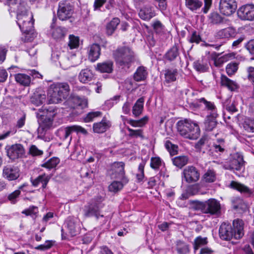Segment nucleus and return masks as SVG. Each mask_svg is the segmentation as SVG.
Masks as SVG:
<instances>
[{
	"mask_svg": "<svg viewBox=\"0 0 254 254\" xmlns=\"http://www.w3.org/2000/svg\"><path fill=\"white\" fill-rule=\"evenodd\" d=\"M16 23L21 31L26 34L25 40L31 41L36 34L33 32L34 19L32 13L28 11L24 2L17 6Z\"/></svg>",
	"mask_w": 254,
	"mask_h": 254,
	"instance_id": "obj_1",
	"label": "nucleus"
},
{
	"mask_svg": "<svg viewBox=\"0 0 254 254\" xmlns=\"http://www.w3.org/2000/svg\"><path fill=\"white\" fill-rule=\"evenodd\" d=\"M243 224L242 220H235L233 221V229H232L229 224L226 222L223 223L219 230L220 238L227 241L230 240L233 237L236 239L241 238L244 235Z\"/></svg>",
	"mask_w": 254,
	"mask_h": 254,
	"instance_id": "obj_2",
	"label": "nucleus"
},
{
	"mask_svg": "<svg viewBox=\"0 0 254 254\" xmlns=\"http://www.w3.org/2000/svg\"><path fill=\"white\" fill-rule=\"evenodd\" d=\"M177 127L180 135L186 138L193 140L199 136L200 128L198 124L190 120L179 121Z\"/></svg>",
	"mask_w": 254,
	"mask_h": 254,
	"instance_id": "obj_3",
	"label": "nucleus"
},
{
	"mask_svg": "<svg viewBox=\"0 0 254 254\" xmlns=\"http://www.w3.org/2000/svg\"><path fill=\"white\" fill-rule=\"evenodd\" d=\"M113 56L117 65L123 69H128L134 61V53L127 47L118 48Z\"/></svg>",
	"mask_w": 254,
	"mask_h": 254,
	"instance_id": "obj_4",
	"label": "nucleus"
},
{
	"mask_svg": "<svg viewBox=\"0 0 254 254\" xmlns=\"http://www.w3.org/2000/svg\"><path fill=\"white\" fill-rule=\"evenodd\" d=\"M194 208L201 210L203 213L216 216L220 215L221 212L220 202L214 198H210L204 202H198L196 203Z\"/></svg>",
	"mask_w": 254,
	"mask_h": 254,
	"instance_id": "obj_5",
	"label": "nucleus"
},
{
	"mask_svg": "<svg viewBox=\"0 0 254 254\" xmlns=\"http://www.w3.org/2000/svg\"><path fill=\"white\" fill-rule=\"evenodd\" d=\"M197 103H199V105L203 104L205 107L209 110L211 111V115L207 116L204 122V127L206 130L211 131L214 128L217 124L216 118L217 117V113L215 111V106L213 103L207 101L204 98H202L198 100Z\"/></svg>",
	"mask_w": 254,
	"mask_h": 254,
	"instance_id": "obj_6",
	"label": "nucleus"
},
{
	"mask_svg": "<svg viewBox=\"0 0 254 254\" xmlns=\"http://www.w3.org/2000/svg\"><path fill=\"white\" fill-rule=\"evenodd\" d=\"M103 201V198L101 196L93 199L85 210V216L86 217L94 216L97 219H98L99 217H103V215L100 214V210L104 206L102 202Z\"/></svg>",
	"mask_w": 254,
	"mask_h": 254,
	"instance_id": "obj_7",
	"label": "nucleus"
},
{
	"mask_svg": "<svg viewBox=\"0 0 254 254\" xmlns=\"http://www.w3.org/2000/svg\"><path fill=\"white\" fill-rule=\"evenodd\" d=\"M73 11V7L68 1L61 0L59 3L58 17L61 20H67L71 17Z\"/></svg>",
	"mask_w": 254,
	"mask_h": 254,
	"instance_id": "obj_8",
	"label": "nucleus"
},
{
	"mask_svg": "<svg viewBox=\"0 0 254 254\" xmlns=\"http://www.w3.org/2000/svg\"><path fill=\"white\" fill-rule=\"evenodd\" d=\"M5 150L7 157L12 161L22 158L25 153L23 146L19 143L7 146Z\"/></svg>",
	"mask_w": 254,
	"mask_h": 254,
	"instance_id": "obj_9",
	"label": "nucleus"
},
{
	"mask_svg": "<svg viewBox=\"0 0 254 254\" xmlns=\"http://www.w3.org/2000/svg\"><path fill=\"white\" fill-rule=\"evenodd\" d=\"M111 175L113 178L121 180L127 184L128 180L125 176V164L122 162H115L111 165Z\"/></svg>",
	"mask_w": 254,
	"mask_h": 254,
	"instance_id": "obj_10",
	"label": "nucleus"
},
{
	"mask_svg": "<svg viewBox=\"0 0 254 254\" xmlns=\"http://www.w3.org/2000/svg\"><path fill=\"white\" fill-rule=\"evenodd\" d=\"M73 132H81L83 134L87 133L86 130L84 128L79 126L73 125L59 129L57 134L63 140L69 138L70 141L71 137H70V135Z\"/></svg>",
	"mask_w": 254,
	"mask_h": 254,
	"instance_id": "obj_11",
	"label": "nucleus"
},
{
	"mask_svg": "<svg viewBox=\"0 0 254 254\" xmlns=\"http://www.w3.org/2000/svg\"><path fill=\"white\" fill-rule=\"evenodd\" d=\"M239 17L244 20H254V4H247L241 6L238 10Z\"/></svg>",
	"mask_w": 254,
	"mask_h": 254,
	"instance_id": "obj_12",
	"label": "nucleus"
},
{
	"mask_svg": "<svg viewBox=\"0 0 254 254\" xmlns=\"http://www.w3.org/2000/svg\"><path fill=\"white\" fill-rule=\"evenodd\" d=\"M237 7V3L235 0H220L219 2L220 11L226 16H230L234 13Z\"/></svg>",
	"mask_w": 254,
	"mask_h": 254,
	"instance_id": "obj_13",
	"label": "nucleus"
},
{
	"mask_svg": "<svg viewBox=\"0 0 254 254\" xmlns=\"http://www.w3.org/2000/svg\"><path fill=\"white\" fill-rule=\"evenodd\" d=\"M183 176L187 183H191L196 182L199 180L200 174L195 167L189 166L184 169Z\"/></svg>",
	"mask_w": 254,
	"mask_h": 254,
	"instance_id": "obj_14",
	"label": "nucleus"
},
{
	"mask_svg": "<svg viewBox=\"0 0 254 254\" xmlns=\"http://www.w3.org/2000/svg\"><path fill=\"white\" fill-rule=\"evenodd\" d=\"M20 176V170L18 167L6 165L3 168L2 176L8 181L16 180Z\"/></svg>",
	"mask_w": 254,
	"mask_h": 254,
	"instance_id": "obj_15",
	"label": "nucleus"
},
{
	"mask_svg": "<svg viewBox=\"0 0 254 254\" xmlns=\"http://www.w3.org/2000/svg\"><path fill=\"white\" fill-rule=\"evenodd\" d=\"M66 225L71 236H74L78 233L80 227L79 222L77 219L70 217L67 218Z\"/></svg>",
	"mask_w": 254,
	"mask_h": 254,
	"instance_id": "obj_16",
	"label": "nucleus"
},
{
	"mask_svg": "<svg viewBox=\"0 0 254 254\" xmlns=\"http://www.w3.org/2000/svg\"><path fill=\"white\" fill-rule=\"evenodd\" d=\"M88 59L92 62L97 61L101 55V48L99 44H93L87 48Z\"/></svg>",
	"mask_w": 254,
	"mask_h": 254,
	"instance_id": "obj_17",
	"label": "nucleus"
},
{
	"mask_svg": "<svg viewBox=\"0 0 254 254\" xmlns=\"http://www.w3.org/2000/svg\"><path fill=\"white\" fill-rule=\"evenodd\" d=\"M154 8L151 6H145L141 8L138 13L139 17L144 20L148 21L155 16Z\"/></svg>",
	"mask_w": 254,
	"mask_h": 254,
	"instance_id": "obj_18",
	"label": "nucleus"
},
{
	"mask_svg": "<svg viewBox=\"0 0 254 254\" xmlns=\"http://www.w3.org/2000/svg\"><path fill=\"white\" fill-rule=\"evenodd\" d=\"M114 63L111 60H108L97 64L95 69L101 73H112L113 71Z\"/></svg>",
	"mask_w": 254,
	"mask_h": 254,
	"instance_id": "obj_19",
	"label": "nucleus"
},
{
	"mask_svg": "<svg viewBox=\"0 0 254 254\" xmlns=\"http://www.w3.org/2000/svg\"><path fill=\"white\" fill-rule=\"evenodd\" d=\"M110 127V121L103 118L100 122L94 124L93 128L95 132L102 133L105 132Z\"/></svg>",
	"mask_w": 254,
	"mask_h": 254,
	"instance_id": "obj_20",
	"label": "nucleus"
},
{
	"mask_svg": "<svg viewBox=\"0 0 254 254\" xmlns=\"http://www.w3.org/2000/svg\"><path fill=\"white\" fill-rule=\"evenodd\" d=\"M244 165V161L243 156L237 153L234 155L233 158L231 160L229 169L240 170Z\"/></svg>",
	"mask_w": 254,
	"mask_h": 254,
	"instance_id": "obj_21",
	"label": "nucleus"
},
{
	"mask_svg": "<svg viewBox=\"0 0 254 254\" xmlns=\"http://www.w3.org/2000/svg\"><path fill=\"white\" fill-rule=\"evenodd\" d=\"M56 92L59 94L62 100L64 99L68 96L70 89L68 84L66 83H59L54 87Z\"/></svg>",
	"mask_w": 254,
	"mask_h": 254,
	"instance_id": "obj_22",
	"label": "nucleus"
},
{
	"mask_svg": "<svg viewBox=\"0 0 254 254\" xmlns=\"http://www.w3.org/2000/svg\"><path fill=\"white\" fill-rule=\"evenodd\" d=\"M236 31L232 27H228L219 30L216 34L215 36L220 39H228L235 36Z\"/></svg>",
	"mask_w": 254,
	"mask_h": 254,
	"instance_id": "obj_23",
	"label": "nucleus"
},
{
	"mask_svg": "<svg viewBox=\"0 0 254 254\" xmlns=\"http://www.w3.org/2000/svg\"><path fill=\"white\" fill-rule=\"evenodd\" d=\"M209 139L207 136H203L195 144V148L200 152L205 153L208 149Z\"/></svg>",
	"mask_w": 254,
	"mask_h": 254,
	"instance_id": "obj_24",
	"label": "nucleus"
},
{
	"mask_svg": "<svg viewBox=\"0 0 254 254\" xmlns=\"http://www.w3.org/2000/svg\"><path fill=\"white\" fill-rule=\"evenodd\" d=\"M179 56V48L178 46L175 45L166 53L164 56V59L165 60L172 62L176 60Z\"/></svg>",
	"mask_w": 254,
	"mask_h": 254,
	"instance_id": "obj_25",
	"label": "nucleus"
},
{
	"mask_svg": "<svg viewBox=\"0 0 254 254\" xmlns=\"http://www.w3.org/2000/svg\"><path fill=\"white\" fill-rule=\"evenodd\" d=\"M46 94L44 91L35 92L31 98V102L39 106L43 104L46 101Z\"/></svg>",
	"mask_w": 254,
	"mask_h": 254,
	"instance_id": "obj_26",
	"label": "nucleus"
},
{
	"mask_svg": "<svg viewBox=\"0 0 254 254\" xmlns=\"http://www.w3.org/2000/svg\"><path fill=\"white\" fill-rule=\"evenodd\" d=\"M221 84L231 91H234L238 88V85L235 81L230 79L224 75H221Z\"/></svg>",
	"mask_w": 254,
	"mask_h": 254,
	"instance_id": "obj_27",
	"label": "nucleus"
},
{
	"mask_svg": "<svg viewBox=\"0 0 254 254\" xmlns=\"http://www.w3.org/2000/svg\"><path fill=\"white\" fill-rule=\"evenodd\" d=\"M54 22L51 25V34L55 39H62L65 36L66 30L64 28L61 27H54Z\"/></svg>",
	"mask_w": 254,
	"mask_h": 254,
	"instance_id": "obj_28",
	"label": "nucleus"
},
{
	"mask_svg": "<svg viewBox=\"0 0 254 254\" xmlns=\"http://www.w3.org/2000/svg\"><path fill=\"white\" fill-rule=\"evenodd\" d=\"M54 116L51 112L47 113V115H41L39 119L40 124L42 125L45 127H49L53 123Z\"/></svg>",
	"mask_w": 254,
	"mask_h": 254,
	"instance_id": "obj_29",
	"label": "nucleus"
},
{
	"mask_svg": "<svg viewBox=\"0 0 254 254\" xmlns=\"http://www.w3.org/2000/svg\"><path fill=\"white\" fill-rule=\"evenodd\" d=\"M48 98L49 104H57L63 100L59 94L56 92L54 87L51 88L48 90Z\"/></svg>",
	"mask_w": 254,
	"mask_h": 254,
	"instance_id": "obj_30",
	"label": "nucleus"
},
{
	"mask_svg": "<svg viewBox=\"0 0 254 254\" xmlns=\"http://www.w3.org/2000/svg\"><path fill=\"white\" fill-rule=\"evenodd\" d=\"M144 101L143 97L139 98L132 107V112L135 117H137L141 114L143 109Z\"/></svg>",
	"mask_w": 254,
	"mask_h": 254,
	"instance_id": "obj_31",
	"label": "nucleus"
},
{
	"mask_svg": "<svg viewBox=\"0 0 254 254\" xmlns=\"http://www.w3.org/2000/svg\"><path fill=\"white\" fill-rule=\"evenodd\" d=\"M147 75L146 68L143 66H140L137 68L134 73L133 78L135 81H140L144 80L146 78Z\"/></svg>",
	"mask_w": 254,
	"mask_h": 254,
	"instance_id": "obj_32",
	"label": "nucleus"
},
{
	"mask_svg": "<svg viewBox=\"0 0 254 254\" xmlns=\"http://www.w3.org/2000/svg\"><path fill=\"white\" fill-rule=\"evenodd\" d=\"M16 81L20 85L27 86L31 82V77L30 76L23 73H18L14 75Z\"/></svg>",
	"mask_w": 254,
	"mask_h": 254,
	"instance_id": "obj_33",
	"label": "nucleus"
},
{
	"mask_svg": "<svg viewBox=\"0 0 254 254\" xmlns=\"http://www.w3.org/2000/svg\"><path fill=\"white\" fill-rule=\"evenodd\" d=\"M229 186L231 188L236 190L241 193H252L251 190L248 187L235 181H232Z\"/></svg>",
	"mask_w": 254,
	"mask_h": 254,
	"instance_id": "obj_34",
	"label": "nucleus"
},
{
	"mask_svg": "<svg viewBox=\"0 0 254 254\" xmlns=\"http://www.w3.org/2000/svg\"><path fill=\"white\" fill-rule=\"evenodd\" d=\"M93 74L90 70L84 69L81 70L78 76V79L81 82L87 83L92 80Z\"/></svg>",
	"mask_w": 254,
	"mask_h": 254,
	"instance_id": "obj_35",
	"label": "nucleus"
},
{
	"mask_svg": "<svg viewBox=\"0 0 254 254\" xmlns=\"http://www.w3.org/2000/svg\"><path fill=\"white\" fill-rule=\"evenodd\" d=\"M50 178V176L44 174L39 176L37 178L33 180L32 184L34 186L36 187L41 183L42 184L43 188H45Z\"/></svg>",
	"mask_w": 254,
	"mask_h": 254,
	"instance_id": "obj_36",
	"label": "nucleus"
},
{
	"mask_svg": "<svg viewBox=\"0 0 254 254\" xmlns=\"http://www.w3.org/2000/svg\"><path fill=\"white\" fill-rule=\"evenodd\" d=\"M225 140L223 138H218L214 141L212 145V149L214 151L219 154L222 153L225 148Z\"/></svg>",
	"mask_w": 254,
	"mask_h": 254,
	"instance_id": "obj_37",
	"label": "nucleus"
},
{
	"mask_svg": "<svg viewBox=\"0 0 254 254\" xmlns=\"http://www.w3.org/2000/svg\"><path fill=\"white\" fill-rule=\"evenodd\" d=\"M186 7L192 11L199 9L202 5V2L200 0H185Z\"/></svg>",
	"mask_w": 254,
	"mask_h": 254,
	"instance_id": "obj_38",
	"label": "nucleus"
},
{
	"mask_svg": "<svg viewBox=\"0 0 254 254\" xmlns=\"http://www.w3.org/2000/svg\"><path fill=\"white\" fill-rule=\"evenodd\" d=\"M120 22V20L118 18H114L106 26L107 34L109 36L112 35Z\"/></svg>",
	"mask_w": 254,
	"mask_h": 254,
	"instance_id": "obj_39",
	"label": "nucleus"
},
{
	"mask_svg": "<svg viewBox=\"0 0 254 254\" xmlns=\"http://www.w3.org/2000/svg\"><path fill=\"white\" fill-rule=\"evenodd\" d=\"M173 164L178 168H181L188 162V158L186 156H179L172 159Z\"/></svg>",
	"mask_w": 254,
	"mask_h": 254,
	"instance_id": "obj_40",
	"label": "nucleus"
},
{
	"mask_svg": "<svg viewBox=\"0 0 254 254\" xmlns=\"http://www.w3.org/2000/svg\"><path fill=\"white\" fill-rule=\"evenodd\" d=\"M203 180L206 183H213L216 180V174L214 170L208 169L202 177Z\"/></svg>",
	"mask_w": 254,
	"mask_h": 254,
	"instance_id": "obj_41",
	"label": "nucleus"
},
{
	"mask_svg": "<svg viewBox=\"0 0 254 254\" xmlns=\"http://www.w3.org/2000/svg\"><path fill=\"white\" fill-rule=\"evenodd\" d=\"M178 70L176 68L167 69L165 70V80L168 82H171L176 80Z\"/></svg>",
	"mask_w": 254,
	"mask_h": 254,
	"instance_id": "obj_42",
	"label": "nucleus"
},
{
	"mask_svg": "<svg viewBox=\"0 0 254 254\" xmlns=\"http://www.w3.org/2000/svg\"><path fill=\"white\" fill-rule=\"evenodd\" d=\"M71 100L75 107H80L81 108H84L87 106L88 102L86 99L81 98L78 96L74 95L72 96Z\"/></svg>",
	"mask_w": 254,
	"mask_h": 254,
	"instance_id": "obj_43",
	"label": "nucleus"
},
{
	"mask_svg": "<svg viewBox=\"0 0 254 254\" xmlns=\"http://www.w3.org/2000/svg\"><path fill=\"white\" fill-rule=\"evenodd\" d=\"M123 181H113L108 187L109 190L111 192H117L120 191L124 186Z\"/></svg>",
	"mask_w": 254,
	"mask_h": 254,
	"instance_id": "obj_44",
	"label": "nucleus"
},
{
	"mask_svg": "<svg viewBox=\"0 0 254 254\" xmlns=\"http://www.w3.org/2000/svg\"><path fill=\"white\" fill-rule=\"evenodd\" d=\"M60 163V159L57 157H53L43 164L41 166L49 170L55 168Z\"/></svg>",
	"mask_w": 254,
	"mask_h": 254,
	"instance_id": "obj_45",
	"label": "nucleus"
},
{
	"mask_svg": "<svg viewBox=\"0 0 254 254\" xmlns=\"http://www.w3.org/2000/svg\"><path fill=\"white\" fill-rule=\"evenodd\" d=\"M207 243V238L206 237L202 238L201 236L196 237L194 241L193 248L194 251L198 250L200 247L206 245Z\"/></svg>",
	"mask_w": 254,
	"mask_h": 254,
	"instance_id": "obj_46",
	"label": "nucleus"
},
{
	"mask_svg": "<svg viewBox=\"0 0 254 254\" xmlns=\"http://www.w3.org/2000/svg\"><path fill=\"white\" fill-rule=\"evenodd\" d=\"M209 21L211 23L216 24L222 22V17L217 12L211 13L208 17Z\"/></svg>",
	"mask_w": 254,
	"mask_h": 254,
	"instance_id": "obj_47",
	"label": "nucleus"
},
{
	"mask_svg": "<svg viewBox=\"0 0 254 254\" xmlns=\"http://www.w3.org/2000/svg\"><path fill=\"white\" fill-rule=\"evenodd\" d=\"M165 146L171 155H174L178 152V146L173 144L169 140L166 141Z\"/></svg>",
	"mask_w": 254,
	"mask_h": 254,
	"instance_id": "obj_48",
	"label": "nucleus"
},
{
	"mask_svg": "<svg viewBox=\"0 0 254 254\" xmlns=\"http://www.w3.org/2000/svg\"><path fill=\"white\" fill-rule=\"evenodd\" d=\"M148 118L144 117L139 120H129L128 123L133 127H142L147 122Z\"/></svg>",
	"mask_w": 254,
	"mask_h": 254,
	"instance_id": "obj_49",
	"label": "nucleus"
},
{
	"mask_svg": "<svg viewBox=\"0 0 254 254\" xmlns=\"http://www.w3.org/2000/svg\"><path fill=\"white\" fill-rule=\"evenodd\" d=\"M238 64L236 63H231L226 67V72L228 75L234 74L238 70Z\"/></svg>",
	"mask_w": 254,
	"mask_h": 254,
	"instance_id": "obj_50",
	"label": "nucleus"
},
{
	"mask_svg": "<svg viewBox=\"0 0 254 254\" xmlns=\"http://www.w3.org/2000/svg\"><path fill=\"white\" fill-rule=\"evenodd\" d=\"M145 162H142L141 163L138 167V173L136 174V177L137 180V182L140 183L142 182L144 178V168L145 166Z\"/></svg>",
	"mask_w": 254,
	"mask_h": 254,
	"instance_id": "obj_51",
	"label": "nucleus"
},
{
	"mask_svg": "<svg viewBox=\"0 0 254 254\" xmlns=\"http://www.w3.org/2000/svg\"><path fill=\"white\" fill-rule=\"evenodd\" d=\"M60 66L64 69H67L73 65L68 58L65 56H62L61 60L59 61Z\"/></svg>",
	"mask_w": 254,
	"mask_h": 254,
	"instance_id": "obj_52",
	"label": "nucleus"
},
{
	"mask_svg": "<svg viewBox=\"0 0 254 254\" xmlns=\"http://www.w3.org/2000/svg\"><path fill=\"white\" fill-rule=\"evenodd\" d=\"M127 129L129 132L128 135L131 137H140L141 138H144V136L143 135V131L142 129H132L129 127H127Z\"/></svg>",
	"mask_w": 254,
	"mask_h": 254,
	"instance_id": "obj_53",
	"label": "nucleus"
},
{
	"mask_svg": "<svg viewBox=\"0 0 254 254\" xmlns=\"http://www.w3.org/2000/svg\"><path fill=\"white\" fill-rule=\"evenodd\" d=\"M193 65L195 69L200 72H205L208 68V67L206 64H203L199 61L194 62Z\"/></svg>",
	"mask_w": 254,
	"mask_h": 254,
	"instance_id": "obj_54",
	"label": "nucleus"
},
{
	"mask_svg": "<svg viewBox=\"0 0 254 254\" xmlns=\"http://www.w3.org/2000/svg\"><path fill=\"white\" fill-rule=\"evenodd\" d=\"M102 113L99 111L91 112L86 115L84 121L86 123L92 122L94 118L100 117Z\"/></svg>",
	"mask_w": 254,
	"mask_h": 254,
	"instance_id": "obj_55",
	"label": "nucleus"
},
{
	"mask_svg": "<svg viewBox=\"0 0 254 254\" xmlns=\"http://www.w3.org/2000/svg\"><path fill=\"white\" fill-rule=\"evenodd\" d=\"M244 127L248 132H254V120L246 119L244 124Z\"/></svg>",
	"mask_w": 254,
	"mask_h": 254,
	"instance_id": "obj_56",
	"label": "nucleus"
},
{
	"mask_svg": "<svg viewBox=\"0 0 254 254\" xmlns=\"http://www.w3.org/2000/svg\"><path fill=\"white\" fill-rule=\"evenodd\" d=\"M161 165V159L158 157H152L150 161V167L155 170L158 169Z\"/></svg>",
	"mask_w": 254,
	"mask_h": 254,
	"instance_id": "obj_57",
	"label": "nucleus"
},
{
	"mask_svg": "<svg viewBox=\"0 0 254 254\" xmlns=\"http://www.w3.org/2000/svg\"><path fill=\"white\" fill-rule=\"evenodd\" d=\"M29 154L32 156H40L43 154L42 150L39 149L35 145H32L29 149Z\"/></svg>",
	"mask_w": 254,
	"mask_h": 254,
	"instance_id": "obj_58",
	"label": "nucleus"
},
{
	"mask_svg": "<svg viewBox=\"0 0 254 254\" xmlns=\"http://www.w3.org/2000/svg\"><path fill=\"white\" fill-rule=\"evenodd\" d=\"M68 46L71 49L77 48L79 45V39L77 37L70 35Z\"/></svg>",
	"mask_w": 254,
	"mask_h": 254,
	"instance_id": "obj_59",
	"label": "nucleus"
},
{
	"mask_svg": "<svg viewBox=\"0 0 254 254\" xmlns=\"http://www.w3.org/2000/svg\"><path fill=\"white\" fill-rule=\"evenodd\" d=\"M20 190H15L8 195V199L11 202V203L15 204L17 201L16 199L18 197L20 194Z\"/></svg>",
	"mask_w": 254,
	"mask_h": 254,
	"instance_id": "obj_60",
	"label": "nucleus"
},
{
	"mask_svg": "<svg viewBox=\"0 0 254 254\" xmlns=\"http://www.w3.org/2000/svg\"><path fill=\"white\" fill-rule=\"evenodd\" d=\"M229 56L228 55H224L217 59H215L214 62V64L216 66L220 67L221 65L226 62L228 60Z\"/></svg>",
	"mask_w": 254,
	"mask_h": 254,
	"instance_id": "obj_61",
	"label": "nucleus"
},
{
	"mask_svg": "<svg viewBox=\"0 0 254 254\" xmlns=\"http://www.w3.org/2000/svg\"><path fill=\"white\" fill-rule=\"evenodd\" d=\"M38 212V208L34 206H30L28 208L22 211V214L26 215H31L35 214Z\"/></svg>",
	"mask_w": 254,
	"mask_h": 254,
	"instance_id": "obj_62",
	"label": "nucleus"
},
{
	"mask_svg": "<svg viewBox=\"0 0 254 254\" xmlns=\"http://www.w3.org/2000/svg\"><path fill=\"white\" fill-rule=\"evenodd\" d=\"M189 41L190 43H195L198 44L201 41V38L200 35L196 31H193L192 33Z\"/></svg>",
	"mask_w": 254,
	"mask_h": 254,
	"instance_id": "obj_63",
	"label": "nucleus"
},
{
	"mask_svg": "<svg viewBox=\"0 0 254 254\" xmlns=\"http://www.w3.org/2000/svg\"><path fill=\"white\" fill-rule=\"evenodd\" d=\"M247 71L249 80L254 83V67L250 66L248 67Z\"/></svg>",
	"mask_w": 254,
	"mask_h": 254,
	"instance_id": "obj_64",
	"label": "nucleus"
}]
</instances>
